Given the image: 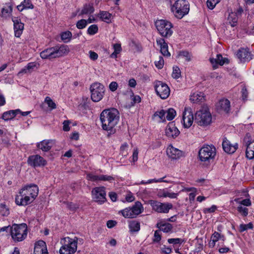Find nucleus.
<instances>
[{
	"mask_svg": "<svg viewBox=\"0 0 254 254\" xmlns=\"http://www.w3.org/2000/svg\"><path fill=\"white\" fill-rule=\"evenodd\" d=\"M211 114L206 107H203L195 114L194 122L200 126L205 127L210 124Z\"/></svg>",
	"mask_w": 254,
	"mask_h": 254,
	"instance_id": "39448f33",
	"label": "nucleus"
},
{
	"mask_svg": "<svg viewBox=\"0 0 254 254\" xmlns=\"http://www.w3.org/2000/svg\"><path fill=\"white\" fill-rule=\"evenodd\" d=\"M92 195L94 201L99 204H103L107 200L105 188L104 187H98L94 188L92 190Z\"/></svg>",
	"mask_w": 254,
	"mask_h": 254,
	"instance_id": "ddd939ff",
	"label": "nucleus"
},
{
	"mask_svg": "<svg viewBox=\"0 0 254 254\" xmlns=\"http://www.w3.org/2000/svg\"><path fill=\"white\" fill-rule=\"evenodd\" d=\"M10 213V209L8 205L5 203H0V215L3 216H7Z\"/></svg>",
	"mask_w": 254,
	"mask_h": 254,
	"instance_id": "4c0bfd02",
	"label": "nucleus"
},
{
	"mask_svg": "<svg viewBox=\"0 0 254 254\" xmlns=\"http://www.w3.org/2000/svg\"><path fill=\"white\" fill-rule=\"evenodd\" d=\"M166 135L169 137L175 138L180 134V131L173 122H171L167 126L165 129Z\"/></svg>",
	"mask_w": 254,
	"mask_h": 254,
	"instance_id": "5701e85b",
	"label": "nucleus"
},
{
	"mask_svg": "<svg viewBox=\"0 0 254 254\" xmlns=\"http://www.w3.org/2000/svg\"><path fill=\"white\" fill-rule=\"evenodd\" d=\"M244 141L246 143L247 147L246 155L247 158L249 159L254 158V140L252 141H249V138L245 137Z\"/></svg>",
	"mask_w": 254,
	"mask_h": 254,
	"instance_id": "4be33fe9",
	"label": "nucleus"
},
{
	"mask_svg": "<svg viewBox=\"0 0 254 254\" xmlns=\"http://www.w3.org/2000/svg\"><path fill=\"white\" fill-rule=\"evenodd\" d=\"M36 65L37 64L35 62H31L27 64L26 67L27 69H28L29 71L31 73L36 66Z\"/></svg>",
	"mask_w": 254,
	"mask_h": 254,
	"instance_id": "680f3d73",
	"label": "nucleus"
},
{
	"mask_svg": "<svg viewBox=\"0 0 254 254\" xmlns=\"http://www.w3.org/2000/svg\"><path fill=\"white\" fill-rule=\"evenodd\" d=\"M143 211V207L139 201H136L131 207L126 208L120 211L125 218H133L136 217Z\"/></svg>",
	"mask_w": 254,
	"mask_h": 254,
	"instance_id": "1a4fd4ad",
	"label": "nucleus"
},
{
	"mask_svg": "<svg viewBox=\"0 0 254 254\" xmlns=\"http://www.w3.org/2000/svg\"><path fill=\"white\" fill-rule=\"evenodd\" d=\"M221 239L224 241V236L215 231L211 237V240L209 243V246L213 247L215 245V243Z\"/></svg>",
	"mask_w": 254,
	"mask_h": 254,
	"instance_id": "2f4dec72",
	"label": "nucleus"
},
{
	"mask_svg": "<svg viewBox=\"0 0 254 254\" xmlns=\"http://www.w3.org/2000/svg\"><path fill=\"white\" fill-rule=\"evenodd\" d=\"M194 120L192 110L190 108L185 107L183 114L182 122L184 127L186 128L190 127Z\"/></svg>",
	"mask_w": 254,
	"mask_h": 254,
	"instance_id": "4468645a",
	"label": "nucleus"
},
{
	"mask_svg": "<svg viewBox=\"0 0 254 254\" xmlns=\"http://www.w3.org/2000/svg\"><path fill=\"white\" fill-rule=\"evenodd\" d=\"M164 64V61L162 57L160 56L158 58V60L155 62V65L158 69H161L163 68Z\"/></svg>",
	"mask_w": 254,
	"mask_h": 254,
	"instance_id": "864d4df0",
	"label": "nucleus"
},
{
	"mask_svg": "<svg viewBox=\"0 0 254 254\" xmlns=\"http://www.w3.org/2000/svg\"><path fill=\"white\" fill-rule=\"evenodd\" d=\"M237 210L243 216H247L248 214V209L242 206H239Z\"/></svg>",
	"mask_w": 254,
	"mask_h": 254,
	"instance_id": "5fc2aeb1",
	"label": "nucleus"
},
{
	"mask_svg": "<svg viewBox=\"0 0 254 254\" xmlns=\"http://www.w3.org/2000/svg\"><path fill=\"white\" fill-rule=\"evenodd\" d=\"M22 3L23 4L25 9H32L34 7L33 5L32 4L30 0H24L22 2Z\"/></svg>",
	"mask_w": 254,
	"mask_h": 254,
	"instance_id": "13d9d810",
	"label": "nucleus"
},
{
	"mask_svg": "<svg viewBox=\"0 0 254 254\" xmlns=\"http://www.w3.org/2000/svg\"><path fill=\"white\" fill-rule=\"evenodd\" d=\"M166 113L167 115L166 118L168 121L172 120L176 115V112L173 108L169 109L167 112H166Z\"/></svg>",
	"mask_w": 254,
	"mask_h": 254,
	"instance_id": "37998d69",
	"label": "nucleus"
},
{
	"mask_svg": "<svg viewBox=\"0 0 254 254\" xmlns=\"http://www.w3.org/2000/svg\"><path fill=\"white\" fill-rule=\"evenodd\" d=\"M168 157L172 159H178L184 155L183 152L170 145L166 150Z\"/></svg>",
	"mask_w": 254,
	"mask_h": 254,
	"instance_id": "a211bd4d",
	"label": "nucleus"
},
{
	"mask_svg": "<svg viewBox=\"0 0 254 254\" xmlns=\"http://www.w3.org/2000/svg\"><path fill=\"white\" fill-rule=\"evenodd\" d=\"M178 58L184 59L185 62H190L192 58L191 53L187 51H181L178 54Z\"/></svg>",
	"mask_w": 254,
	"mask_h": 254,
	"instance_id": "f704fd0d",
	"label": "nucleus"
},
{
	"mask_svg": "<svg viewBox=\"0 0 254 254\" xmlns=\"http://www.w3.org/2000/svg\"><path fill=\"white\" fill-rule=\"evenodd\" d=\"M62 40L65 43H67L69 42L72 37V33L69 31H67L64 32H63L61 35Z\"/></svg>",
	"mask_w": 254,
	"mask_h": 254,
	"instance_id": "79ce46f5",
	"label": "nucleus"
},
{
	"mask_svg": "<svg viewBox=\"0 0 254 254\" xmlns=\"http://www.w3.org/2000/svg\"><path fill=\"white\" fill-rule=\"evenodd\" d=\"M91 98L93 102H97L103 97L105 88L103 85L98 82L92 84L90 87Z\"/></svg>",
	"mask_w": 254,
	"mask_h": 254,
	"instance_id": "9d476101",
	"label": "nucleus"
},
{
	"mask_svg": "<svg viewBox=\"0 0 254 254\" xmlns=\"http://www.w3.org/2000/svg\"><path fill=\"white\" fill-rule=\"evenodd\" d=\"M18 112H20L19 109L14 110H9L3 113L1 119L4 121H8L14 118L18 114Z\"/></svg>",
	"mask_w": 254,
	"mask_h": 254,
	"instance_id": "c756f323",
	"label": "nucleus"
},
{
	"mask_svg": "<svg viewBox=\"0 0 254 254\" xmlns=\"http://www.w3.org/2000/svg\"><path fill=\"white\" fill-rule=\"evenodd\" d=\"M118 86V83L116 82L113 81L109 85V89L111 91L114 92L117 89Z\"/></svg>",
	"mask_w": 254,
	"mask_h": 254,
	"instance_id": "e2e57ef3",
	"label": "nucleus"
},
{
	"mask_svg": "<svg viewBox=\"0 0 254 254\" xmlns=\"http://www.w3.org/2000/svg\"><path fill=\"white\" fill-rule=\"evenodd\" d=\"M156 227L159 229V230L162 231L165 233H168L172 231L173 226L170 223H162V222L158 223Z\"/></svg>",
	"mask_w": 254,
	"mask_h": 254,
	"instance_id": "72a5a7b5",
	"label": "nucleus"
},
{
	"mask_svg": "<svg viewBox=\"0 0 254 254\" xmlns=\"http://www.w3.org/2000/svg\"><path fill=\"white\" fill-rule=\"evenodd\" d=\"M86 177L88 180L97 182L99 181L100 175H95L92 174H87Z\"/></svg>",
	"mask_w": 254,
	"mask_h": 254,
	"instance_id": "4d7b16f0",
	"label": "nucleus"
},
{
	"mask_svg": "<svg viewBox=\"0 0 254 254\" xmlns=\"http://www.w3.org/2000/svg\"><path fill=\"white\" fill-rule=\"evenodd\" d=\"M128 226L131 232H138L140 230V223L137 221H130Z\"/></svg>",
	"mask_w": 254,
	"mask_h": 254,
	"instance_id": "58836bf2",
	"label": "nucleus"
},
{
	"mask_svg": "<svg viewBox=\"0 0 254 254\" xmlns=\"http://www.w3.org/2000/svg\"><path fill=\"white\" fill-rule=\"evenodd\" d=\"M54 144L53 140H43L37 144V147L43 151H49Z\"/></svg>",
	"mask_w": 254,
	"mask_h": 254,
	"instance_id": "393cba45",
	"label": "nucleus"
},
{
	"mask_svg": "<svg viewBox=\"0 0 254 254\" xmlns=\"http://www.w3.org/2000/svg\"><path fill=\"white\" fill-rule=\"evenodd\" d=\"M11 229V236L15 242L22 241L27 237V226L25 223L15 224Z\"/></svg>",
	"mask_w": 254,
	"mask_h": 254,
	"instance_id": "0eeeda50",
	"label": "nucleus"
},
{
	"mask_svg": "<svg viewBox=\"0 0 254 254\" xmlns=\"http://www.w3.org/2000/svg\"><path fill=\"white\" fill-rule=\"evenodd\" d=\"M132 102H131L132 105H133L136 103H139L141 101V98L138 96H133L132 98Z\"/></svg>",
	"mask_w": 254,
	"mask_h": 254,
	"instance_id": "69168bd1",
	"label": "nucleus"
},
{
	"mask_svg": "<svg viewBox=\"0 0 254 254\" xmlns=\"http://www.w3.org/2000/svg\"><path fill=\"white\" fill-rule=\"evenodd\" d=\"M87 21L85 19H81L76 23V27L79 29L84 28L87 25Z\"/></svg>",
	"mask_w": 254,
	"mask_h": 254,
	"instance_id": "603ef678",
	"label": "nucleus"
},
{
	"mask_svg": "<svg viewBox=\"0 0 254 254\" xmlns=\"http://www.w3.org/2000/svg\"><path fill=\"white\" fill-rule=\"evenodd\" d=\"M171 10L176 18L181 19L189 13L190 4L186 0H177L172 5Z\"/></svg>",
	"mask_w": 254,
	"mask_h": 254,
	"instance_id": "20e7f679",
	"label": "nucleus"
},
{
	"mask_svg": "<svg viewBox=\"0 0 254 254\" xmlns=\"http://www.w3.org/2000/svg\"><path fill=\"white\" fill-rule=\"evenodd\" d=\"M220 0H207V5L210 9H213Z\"/></svg>",
	"mask_w": 254,
	"mask_h": 254,
	"instance_id": "3c124183",
	"label": "nucleus"
},
{
	"mask_svg": "<svg viewBox=\"0 0 254 254\" xmlns=\"http://www.w3.org/2000/svg\"><path fill=\"white\" fill-rule=\"evenodd\" d=\"M222 147L224 151L228 154L234 153L238 148V144H232L226 137L223 139Z\"/></svg>",
	"mask_w": 254,
	"mask_h": 254,
	"instance_id": "aec40b11",
	"label": "nucleus"
},
{
	"mask_svg": "<svg viewBox=\"0 0 254 254\" xmlns=\"http://www.w3.org/2000/svg\"><path fill=\"white\" fill-rule=\"evenodd\" d=\"M98 17H99L102 21L109 23L111 22L112 14L108 11H101L99 13Z\"/></svg>",
	"mask_w": 254,
	"mask_h": 254,
	"instance_id": "c9c22d12",
	"label": "nucleus"
},
{
	"mask_svg": "<svg viewBox=\"0 0 254 254\" xmlns=\"http://www.w3.org/2000/svg\"><path fill=\"white\" fill-rule=\"evenodd\" d=\"M190 100L193 103H199L204 100V93L201 92L193 93L190 97Z\"/></svg>",
	"mask_w": 254,
	"mask_h": 254,
	"instance_id": "7c9ffc66",
	"label": "nucleus"
},
{
	"mask_svg": "<svg viewBox=\"0 0 254 254\" xmlns=\"http://www.w3.org/2000/svg\"><path fill=\"white\" fill-rule=\"evenodd\" d=\"M158 45L160 47V51L164 56H170V53L168 51V45L163 38H159L156 40Z\"/></svg>",
	"mask_w": 254,
	"mask_h": 254,
	"instance_id": "bb28decb",
	"label": "nucleus"
},
{
	"mask_svg": "<svg viewBox=\"0 0 254 254\" xmlns=\"http://www.w3.org/2000/svg\"><path fill=\"white\" fill-rule=\"evenodd\" d=\"M165 114L166 112L164 110H162L160 111L156 112L154 114V117H158L161 121H165Z\"/></svg>",
	"mask_w": 254,
	"mask_h": 254,
	"instance_id": "8fccbe9b",
	"label": "nucleus"
},
{
	"mask_svg": "<svg viewBox=\"0 0 254 254\" xmlns=\"http://www.w3.org/2000/svg\"><path fill=\"white\" fill-rule=\"evenodd\" d=\"M238 19V15L235 11L229 13L227 20L232 27H234L237 25Z\"/></svg>",
	"mask_w": 254,
	"mask_h": 254,
	"instance_id": "473e14b6",
	"label": "nucleus"
},
{
	"mask_svg": "<svg viewBox=\"0 0 254 254\" xmlns=\"http://www.w3.org/2000/svg\"><path fill=\"white\" fill-rule=\"evenodd\" d=\"M161 236L160 234V230L155 231L154 235V239L153 240L154 242H158L161 240Z\"/></svg>",
	"mask_w": 254,
	"mask_h": 254,
	"instance_id": "bf43d9fd",
	"label": "nucleus"
},
{
	"mask_svg": "<svg viewBox=\"0 0 254 254\" xmlns=\"http://www.w3.org/2000/svg\"><path fill=\"white\" fill-rule=\"evenodd\" d=\"M98 31V27L97 25L93 24L90 26L87 29V33L90 35H93L97 33Z\"/></svg>",
	"mask_w": 254,
	"mask_h": 254,
	"instance_id": "c03bdc74",
	"label": "nucleus"
},
{
	"mask_svg": "<svg viewBox=\"0 0 254 254\" xmlns=\"http://www.w3.org/2000/svg\"><path fill=\"white\" fill-rule=\"evenodd\" d=\"M117 224L116 221L109 220L107 222V226L109 228H112Z\"/></svg>",
	"mask_w": 254,
	"mask_h": 254,
	"instance_id": "774afa93",
	"label": "nucleus"
},
{
	"mask_svg": "<svg viewBox=\"0 0 254 254\" xmlns=\"http://www.w3.org/2000/svg\"><path fill=\"white\" fill-rule=\"evenodd\" d=\"M216 109L218 112L228 113L230 110V102L227 99H222L216 105Z\"/></svg>",
	"mask_w": 254,
	"mask_h": 254,
	"instance_id": "412c9836",
	"label": "nucleus"
},
{
	"mask_svg": "<svg viewBox=\"0 0 254 254\" xmlns=\"http://www.w3.org/2000/svg\"><path fill=\"white\" fill-rule=\"evenodd\" d=\"M181 75V71L180 68L176 66L173 67V71L172 73V77L174 78L177 79Z\"/></svg>",
	"mask_w": 254,
	"mask_h": 254,
	"instance_id": "6e6d98bb",
	"label": "nucleus"
},
{
	"mask_svg": "<svg viewBox=\"0 0 254 254\" xmlns=\"http://www.w3.org/2000/svg\"><path fill=\"white\" fill-rule=\"evenodd\" d=\"M94 11V8L92 5L89 4H86L84 5L79 15L83 14H90Z\"/></svg>",
	"mask_w": 254,
	"mask_h": 254,
	"instance_id": "e433bc0d",
	"label": "nucleus"
},
{
	"mask_svg": "<svg viewBox=\"0 0 254 254\" xmlns=\"http://www.w3.org/2000/svg\"><path fill=\"white\" fill-rule=\"evenodd\" d=\"M34 254H48L47 245L43 240L35 242L34 248Z\"/></svg>",
	"mask_w": 254,
	"mask_h": 254,
	"instance_id": "6ab92c4d",
	"label": "nucleus"
},
{
	"mask_svg": "<svg viewBox=\"0 0 254 254\" xmlns=\"http://www.w3.org/2000/svg\"><path fill=\"white\" fill-rule=\"evenodd\" d=\"M45 102L47 104L48 107L51 109H55L56 108V104L49 97H46L45 99Z\"/></svg>",
	"mask_w": 254,
	"mask_h": 254,
	"instance_id": "de8ad7c7",
	"label": "nucleus"
},
{
	"mask_svg": "<svg viewBox=\"0 0 254 254\" xmlns=\"http://www.w3.org/2000/svg\"><path fill=\"white\" fill-rule=\"evenodd\" d=\"M153 209L158 213H167L173 208V205L170 203H162L153 201L151 203Z\"/></svg>",
	"mask_w": 254,
	"mask_h": 254,
	"instance_id": "2eb2a0df",
	"label": "nucleus"
},
{
	"mask_svg": "<svg viewBox=\"0 0 254 254\" xmlns=\"http://www.w3.org/2000/svg\"><path fill=\"white\" fill-rule=\"evenodd\" d=\"M155 25L160 34L164 37H168L172 35V24L171 22L165 20H159L155 22Z\"/></svg>",
	"mask_w": 254,
	"mask_h": 254,
	"instance_id": "9b49d317",
	"label": "nucleus"
},
{
	"mask_svg": "<svg viewBox=\"0 0 254 254\" xmlns=\"http://www.w3.org/2000/svg\"><path fill=\"white\" fill-rule=\"evenodd\" d=\"M62 246L59 250L60 254H73L77 250V240L68 237L62 239L61 241Z\"/></svg>",
	"mask_w": 254,
	"mask_h": 254,
	"instance_id": "6e6552de",
	"label": "nucleus"
},
{
	"mask_svg": "<svg viewBox=\"0 0 254 254\" xmlns=\"http://www.w3.org/2000/svg\"><path fill=\"white\" fill-rule=\"evenodd\" d=\"M120 119V113L115 108L104 110L100 116L103 129L113 132V128L118 124Z\"/></svg>",
	"mask_w": 254,
	"mask_h": 254,
	"instance_id": "f03ea898",
	"label": "nucleus"
},
{
	"mask_svg": "<svg viewBox=\"0 0 254 254\" xmlns=\"http://www.w3.org/2000/svg\"><path fill=\"white\" fill-rule=\"evenodd\" d=\"M99 181L112 182L113 181H115V179L113 176H111L106 175H100Z\"/></svg>",
	"mask_w": 254,
	"mask_h": 254,
	"instance_id": "49530a36",
	"label": "nucleus"
},
{
	"mask_svg": "<svg viewBox=\"0 0 254 254\" xmlns=\"http://www.w3.org/2000/svg\"><path fill=\"white\" fill-rule=\"evenodd\" d=\"M12 20L13 22L15 36L16 37H19L23 32L24 24L17 17H14Z\"/></svg>",
	"mask_w": 254,
	"mask_h": 254,
	"instance_id": "b1692460",
	"label": "nucleus"
},
{
	"mask_svg": "<svg viewBox=\"0 0 254 254\" xmlns=\"http://www.w3.org/2000/svg\"><path fill=\"white\" fill-rule=\"evenodd\" d=\"M237 57L241 62H245L251 61L254 56L248 48H240L237 53Z\"/></svg>",
	"mask_w": 254,
	"mask_h": 254,
	"instance_id": "f3484780",
	"label": "nucleus"
},
{
	"mask_svg": "<svg viewBox=\"0 0 254 254\" xmlns=\"http://www.w3.org/2000/svg\"><path fill=\"white\" fill-rule=\"evenodd\" d=\"M173 248L172 247H167L165 245H164L163 247L161 248L163 253L165 254H169L172 252V249Z\"/></svg>",
	"mask_w": 254,
	"mask_h": 254,
	"instance_id": "052dcab7",
	"label": "nucleus"
},
{
	"mask_svg": "<svg viewBox=\"0 0 254 254\" xmlns=\"http://www.w3.org/2000/svg\"><path fill=\"white\" fill-rule=\"evenodd\" d=\"M253 228V224L250 222L247 224H241L240 225V231L243 232L248 229H252Z\"/></svg>",
	"mask_w": 254,
	"mask_h": 254,
	"instance_id": "09e8293b",
	"label": "nucleus"
},
{
	"mask_svg": "<svg viewBox=\"0 0 254 254\" xmlns=\"http://www.w3.org/2000/svg\"><path fill=\"white\" fill-rule=\"evenodd\" d=\"M155 91L161 99H167L170 93V90L168 86L165 83L160 81H156L154 82Z\"/></svg>",
	"mask_w": 254,
	"mask_h": 254,
	"instance_id": "f8f14e48",
	"label": "nucleus"
},
{
	"mask_svg": "<svg viewBox=\"0 0 254 254\" xmlns=\"http://www.w3.org/2000/svg\"><path fill=\"white\" fill-rule=\"evenodd\" d=\"M168 243L173 245V248L176 253L180 254L179 247L184 242V240L181 238H171L168 239Z\"/></svg>",
	"mask_w": 254,
	"mask_h": 254,
	"instance_id": "a878e982",
	"label": "nucleus"
},
{
	"mask_svg": "<svg viewBox=\"0 0 254 254\" xmlns=\"http://www.w3.org/2000/svg\"><path fill=\"white\" fill-rule=\"evenodd\" d=\"M12 12V7L10 5L5 6L1 9L0 16L3 18L9 17Z\"/></svg>",
	"mask_w": 254,
	"mask_h": 254,
	"instance_id": "ea45409f",
	"label": "nucleus"
},
{
	"mask_svg": "<svg viewBox=\"0 0 254 254\" xmlns=\"http://www.w3.org/2000/svg\"><path fill=\"white\" fill-rule=\"evenodd\" d=\"M39 188L36 185L30 184L23 186L15 196V203L18 205L26 206L32 203L37 196Z\"/></svg>",
	"mask_w": 254,
	"mask_h": 254,
	"instance_id": "f257e3e1",
	"label": "nucleus"
},
{
	"mask_svg": "<svg viewBox=\"0 0 254 254\" xmlns=\"http://www.w3.org/2000/svg\"><path fill=\"white\" fill-rule=\"evenodd\" d=\"M70 122L68 120L64 121L63 122V130L65 131H68L70 130V127L69 126Z\"/></svg>",
	"mask_w": 254,
	"mask_h": 254,
	"instance_id": "0e129e2a",
	"label": "nucleus"
},
{
	"mask_svg": "<svg viewBox=\"0 0 254 254\" xmlns=\"http://www.w3.org/2000/svg\"><path fill=\"white\" fill-rule=\"evenodd\" d=\"M209 61L213 65L214 67H216V66L214 65V64L222 65L224 64H228L229 63L228 59L223 58L222 55L220 54L217 55L216 58H210Z\"/></svg>",
	"mask_w": 254,
	"mask_h": 254,
	"instance_id": "cd10ccee",
	"label": "nucleus"
},
{
	"mask_svg": "<svg viewBox=\"0 0 254 254\" xmlns=\"http://www.w3.org/2000/svg\"><path fill=\"white\" fill-rule=\"evenodd\" d=\"M216 155V149L213 145H204L198 152V157L201 162L210 163Z\"/></svg>",
	"mask_w": 254,
	"mask_h": 254,
	"instance_id": "423d86ee",
	"label": "nucleus"
},
{
	"mask_svg": "<svg viewBox=\"0 0 254 254\" xmlns=\"http://www.w3.org/2000/svg\"><path fill=\"white\" fill-rule=\"evenodd\" d=\"M157 196L159 197H168L170 198H177L178 196V193L170 192L169 191L166 190H160L157 194Z\"/></svg>",
	"mask_w": 254,
	"mask_h": 254,
	"instance_id": "c85d7f7f",
	"label": "nucleus"
},
{
	"mask_svg": "<svg viewBox=\"0 0 254 254\" xmlns=\"http://www.w3.org/2000/svg\"><path fill=\"white\" fill-rule=\"evenodd\" d=\"M128 145L127 143H124L120 147L121 154L124 157H126L128 154Z\"/></svg>",
	"mask_w": 254,
	"mask_h": 254,
	"instance_id": "a18cd8bd",
	"label": "nucleus"
},
{
	"mask_svg": "<svg viewBox=\"0 0 254 254\" xmlns=\"http://www.w3.org/2000/svg\"><path fill=\"white\" fill-rule=\"evenodd\" d=\"M27 162L30 166L34 168L44 166L47 164L46 160L39 155L30 156Z\"/></svg>",
	"mask_w": 254,
	"mask_h": 254,
	"instance_id": "dca6fc26",
	"label": "nucleus"
},
{
	"mask_svg": "<svg viewBox=\"0 0 254 254\" xmlns=\"http://www.w3.org/2000/svg\"><path fill=\"white\" fill-rule=\"evenodd\" d=\"M89 54H90V58L91 60L95 61L98 59V56L96 53H95L93 51H90L89 52Z\"/></svg>",
	"mask_w": 254,
	"mask_h": 254,
	"instance_id": "338daca9",
	"label": "nucleus"
},
{
	"mask_svg": "<svg viewBox=\"0 0 254 254\" xmlns=\"http://www.w3.org/2000/svg\"><path fill=\"white\" fill-rule=\"evenodd\" d=\"M114 52L111 55V57L112 58H116L117 55L119 54L122 51L121 45L120 44L116 43L113 46Z\"/></svg>",
	"mask_w": 254,
	"mask_h": 254,
	"instance_id": "a19ab883",
	"label": "nucleus"
},
{
	"mask_svg": "<svg viewBox=\"0 0 254 254\" xmlns=\"http://www.w3.org/2000/svg\"><path fill=\"white\" fill-rule=\"evenodd\" d=\"M69 52V49L67 45H57L42 51L40 54V56L43 59L51 60L67 55Z\"/></svg>",
	"mask_w": 254,
	"mask_h": 254,
	"instance_id": "7ed1b4c3",
	"label": "nucleus"
}]
</instances>
